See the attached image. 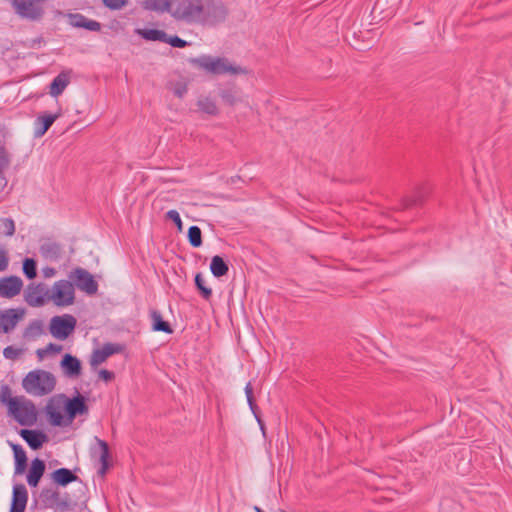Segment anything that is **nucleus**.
<instances>
[{
  "label": "nucleus",
  "instance_id": "f704fd0d",
  "mask_svg": "<svg viewBox=\"0 0 512 512\" xmlns=\"http://www.w3.org/2000/svg\"><path fill=\"white\" fill-rule=\"evenodd\" d=\"M22 352V349L16 348L14 346H7L3 350V355L6 359L15 360L22 354Z\"/></svg>",
  "mask_w": 512,
  "mask_h": 512
},
{
  "label": "nucleus",
  "instance_id": "412c9836",
  "mask_svg": "<svg viewBox=\"0 0 512 512\" xmlns=\"http://www.w3.org/2000/svg\"><path fill=\"white\" fill-rule=\"evenodd\" d=\"M196 105L200 112L209 116H217L219 114V108L216 101L209 96H200Z\"/></svg>",
  "mask_w": 512,
  "mask_h": 512
},
{
  "label": "nucleus",
  "instance_id": "39448f33",
  "mask_svg": "<svg viewBox=\"0 0 512 512\" xmlns=\"http://www.w3.org/2000/svg\"><path fill=\"white\" fill-rule=\"evenodd\" d=\"M44 0H11V5L20 17L36 21L42 18Z\"/></svg>",
  "mask_w": 512,
  "mask_h": 512
},
{
  "label": "nucleus",
  "instance_id": "9b49d317",
  "mask_svg": "<svg viewBox=\"0 0 512 512\" xmlns=\"http://www.w3.org/2000/svg\"><path fill=\"white\" fill-rule=\"evenodd\" d=\"M23 287V282L18 276L3 277L0 279V297L13 298L17 296Z\"/></svg>",
  "mask_w": 512,
  "mask_h": 512
},
{
  "label": "nucleus",
  "instance_id": "5fc2aeb1",
  "mask_svg": "<svg viewBox=\"0 0 512 512\" xmlns=\"http://www.w3.org/2000/svg\"><path fill=\"white\" fill-rule=\"evenodd\" d=\"M277 512H286V511H284V510H281V509H280V510H278Z\"/></svg>",
  "mask_w": 512,
  "mask_h": 512
},
{
  "label": "nucleus",
  "instance_id": "4be33fe9",
  "mask_svg": "<svg viewBox=\"0 0 512 512\" xmlns=\"http://www.w3.org/2000/svg\"><path fill=\"white\" fill-rule=\"evenodd\" d=\"M56 119H57V115L49 114V115L39 116L35 121L36 128L34 130V137L35 138L42 137L48 131V129L53 125V123L55 122Z\"/></svg>",
  "mask_w": 512,
  "mask_h": 512
},
{
  "label": "nucleus",
  "instance_id": "7ed1b4c3",
  "mask_svg": "<svg viewBox=\"0 0 512 512\" xmlns=\"http://www.w3.org/2000/svg\"><path fill=\"white\" fill-rule=\"evenodd\" d=\"M189 62L207 73L211 74H244L246 73L245 69L235 66L228 61L226 58L221 57H212L209 55H202L197 58H192Z\"/></svg>",
  "mask_w": 512,
  "mask_h": 512
},
{
  "label": "nucleus",
  "instance_id": "1a4fd4ad",
  "mask_svg": "<svg viewBox=\"0 0 512 512\" xmlns=\"http://www.w3.org/2000/svg\"><path fill=\"white\" fill-rule=\"evenodd\" d=\"M65 411L63 407L62 397L52 400L47 406V415L49 421L54 426H67L70 424L68 422L67 415L65 416Z\"/></svg>",
  "mask_w": 512,
  "mask_h": 512
},
{
  "label": "nucleus",
  "instance_id": "ddd939ff",
  "mask_svg": "<svg viewBox=\"0 0 512 512\" xmlns=\"http://www.w3.org/2000/svg\"><path fill=\"white\" fill-rule=\"evenodd\" d=\"M219 97L225 105L230 107H234L237 104H247L245 96L242 94L240 89L235 86H229L221 89L219 91Z\"/></svg>",
  "mask_w": 512,
  "mask_h": 512
},
{
  "label": "nucleus",
  "instance_id": "f257e3e1",
  "mask_svg": "<svg viewBox=\"0 0 512 512\" xmlns=\"http://www.w3.org/2000/svg\"><path fill=\"white\" fill-rule=\"evenodd\" d=\"M222 5L212 0H174L171 17L186 24L212 25L224 19Z\"/></svg>",
  "mask_w": 512,
  "mask_h": 512
},
{
  "label": "nucleus",
  "instance_id": "2eb2a0df",
  "mask_svg": "<svg viewBox=\"0 0 512 512\" xmlns=\"http://www.w3.org/2000/svg\"><path fill=\"white\" fill-rule=\"evenodd\" d=\"M27 499L28 494L26 487L22 484L14 486L11 512H24Z\"/></svg>",
  "mask_w": 512,
  "mask_h": 512
},
{
  "label": "nucleus",
  "instance_id": "37998d69",
  "mask_svg": "<svg viewBox=\"0 0 512 512\" xmlns=\"http://www.w3.org/2000/svg\"><path fill=\"white\" fill-rule=\"evenodd\" d=\"M17 322H0V333H9L15 329Z\"/></svg>",
  "mask_w": 512,
  "mask_h": 512
},
{
  "label": "nucleus",
  "instance_id": "e433bc0d",
  "mask_svg": "<svg viewBox=\"0 0 512 512\" xmlns=\"http://www.w3.org/2000/svg\"><path fill=\"white\" fill-rule=\"evenodd\" d=\"M4 233L6 236H12L15 233V223L11 218H4L1 220Z\"/></svg>",
  "mask_w": 512,
  "mask_h": 512
},
{
  "label": "nucleus",
  "instance_id": "2f4dec72",
  "mask_svg": "<svg viewBox=\"0 0 512 512\" xmlns=\"http://www.w3.org/2000/svg\"><path fill=\"white\" fill-rule=\"evenodd\" d=\"M188 240L193 247H200L202 245V233L198 226H191L189 228Z\"/></svg>",
  "mask_w": 512,
  "mask_h": 512
},
{
  "label": "nucleus",
  "instance_id": "6e6552de",
  "mask_svg": "<svg viewBox=\"0 0 512 512\" xmlns=\"http://www.w3.org/2000/svg\"><path fill=\"white\" fill-rule=\"evenodd\" d=\"M25 300L33 307H39L49 301V289L45 284H30L25 290Z\"/></svg>",
  "mask_w": 512,
  "mask_h": 512
},
{
  "label": "nucleus",
  "instance_id": "7c9ffc66",
  "mask_svg": "<svg viewBox=\"0 0 512 512\" xmlns=\"http://www.w3.org/2000/svg\"><path fill=\"white\" fill-rule=\"evenodd\" d=\"M25 315V309L14 308L0 311V320H21Z\"/></svg>",
  "mask_w": 512,
  "mask_h": 512
},
{
  "label": "nucleus",
  "instance_id": "a18cd8bd",
  "mask_svg": "<svg viewBox=\"0 0 512 512\" xmlns=\"http://www.w3.org/2000/svg\"><path fill=\"white\" fill-rule=\"evenodd\" d=\"M245 393L247 396L248 404L251 408V410L254 412V402H253V396H252V386L251 383H248L245 387Z\"/></svg>",
  "mask_w": 512,
  "mask_h": 512
},
{
  "label": "nucleus",
  "instance_id": "3c124183",
  "mask_svg": "<svg viewBox=\"0 0 512 512\" xmlns=\"http://www.w3.org/2000/svg\"><path fill=\"white\" fill-rule=\"evenodd\" d=\"M46 354H47V350H45V349H38L37 350V355L39 356L40 359H42L43 356L46 355Z\"/></svg>",
  "mask_w": 512,
  "mask_h": 512
},
{
  "label": "nucleus",
  "instance_id": "603ef678",
  "mask_svg": "<svg viewBox=\"0 0 512 512\" xmlns=\"http://www.w3.org/2000/svg\"><path fill=\"white\" fill-rule=\"evenodd\" d=\"M153 320L158 321V320H162V319H161V316H160V315H158V314H156V313L154 312V313H153Z\"/></svg>",
  "mask_w": 512,
  "mask_h": 512
},
{
  "label": "nucleus",
  "instance_id": "c9c22d12",
  "mask_svg": "<svg viewBox=\"0 0 512 512\" xmlns=\"http://www.w3.org/2000/svg\"><path fill=\"white\" fill-rule=\"evenodd\" d=\"M104 5L111 10H120L124 8L128 0H102Z\"/></svg>",
  "mask_w": 512,
  "mask_h": 512
},
{
  "label": "nucleus",
  "instance_id": "c756f323",
  "mask_svg": "<svg viewBox=\"0 0 512 512\" xmlns=\"http://www.w3.org/2000/svg\"><path fill=\"white\" fill-rule=\"evenodd\" d=\"M44 333L40 322H32L24 331V338L28 341L35 340Z\"/></svg>",
  "mask_w": 512,
  "mask_h": 512
},
{
  "label": "nucleus",
  "instance_id": "0eeeda50",
  "mask_svg": "<svg viewBox=\"0 0 512 512\" xmlns=\"http://www.w3.org/2000/svg\"><path fill=\"white\" fill-rule=\"evenodd\" d=\"M67 281L71 282L73 287L76 286L78 289L85 291L88 294L96 292V282L93 275L81 267H77L70 271Z\"/></svg>",
  "mask_w": 512,
  "mask_h": 512
},
{
  "label": "nucleus",
  "instance_id": "f8f14e48",
  "mask_svg": "<svg viewBox=\"0 0 512 512\" xmlns=\"http://www.w3.org/2000/svg\"><path fill=\"white\" fill-rule=\"evenodd\" d=\"M98 474L105 475L113 467V455L104 441L98 440Z\"/></svg>",
  "mask_w": 512,
  "mask_h": 512
},
{
  "label": "nucleus",
  "instance_id": "20e7f679",
  "mask_svg": "<svg viewBox=\"0 0 512 512\" xmlns=\"http://www.w3.org/2000/svg\"><path fill=\"white\" fill-rule=\"evenodd\" d=\"M75 299L73 284L67 280L55 282L49 289V301L57 306H69Z\"/></svg>",
  "mask_w": 512,
  "mask_h": 512
},
{
  "label": "nucleus",
  "instance_id": "9d476101",
  "mask_svg": "<svg viewBox=\"0 0 512 512\" xmlns=\"http://www.w3.org/2000/svg\"><path fill=\"white\" fill-rule=\"evenodd\" d=\"M62 402L64 411L68 417V422L70 423L77 415L87 413L88 409L82 396H78L73 399L62 397Z\"/></svg>",
  "mask_w": 512,
  "mask_h": 512
},
{
  "label": "nucleus",
  "instance_id": "8fccbe9b",
  "mask_svg": "<svg viewBox=\"0 0 512 512\" xmlns=\"http://www.w3.org/2000/svg\"><path fill=\"white\" fill-rule=\"evenodd\" d=\"M90 365L92 367L96 366V349H94L90 354Z\"/></svg>",
  "mask_w": 512,
  "mask_h": 512
},
{
  "label": "nucleus",
  "instance_id": "72a5a7b5",
  "mask_svg": "<svg viewBox=\"0 0 512 512\" xmlns=\"http://www.w3.org/2000/svg\"><path fill=\"white\" fill-rule=\"evenodd\" d=\"M195 284H196L197 288L201 291V293L205 299H208L211 296L212 291L210 288L206 287L205 279L201 276V274L196 275Z\"/></svg>",
  "mask_w": 512,
  "mask_h": 512
},
{
  "label": "nucleus",
  "instance_id": "cd10ccee",
  "mask_svg": "<svg viewBox=\"0 0 512 512\" xmlns=\"http://www.w3.org/2000/svg\"><path fill=\"white\" fill-rule=\"evenodd\" d=\"M70 24L74 27H80L90 31H96V21L88 20L81 14L70 15Z\"/></svg>",
  "mask_w": 512,
  "mask_h": 512
},
{
  "label": "nucleus",
  "instance_id": "4468645a",
  "mask_svg": "<svg viewBox=\"0 0 512 512\" xmlns=\"http://www.w3.org/2000/svg\"><path fill=\"white\" fill-rule=\"evenodd\" d=\"M174 0H142L141 7L144 10L171 16L172 4Z\"/></svg>",
  "mask_w": 512,
  "mask_h": 512
},
{
  "label": "nucleus",
  "instance_id": "423d86ee",
  "mask_svg": "<svg viewBox=\"0 0 512 512\" xmlns=\"http://www.w3.org/2000/svg\"><path fill=\"white\" fill-rule=\"evenodd\" d=\"M8 412L21 425H32L37 419L34 404L24 397H20L15 408L9 409Z\"/></svg>",
  "mask_w": 512,
  "mask_h": 512
},
{
  "label": "nucleus",
  "instance_id": "aec40b11",
  "mask_svg": "<svg viewBox=\"0 0 512 512\" xmlns=\"http://www.w3.org/2000/svg\"><path fill=\"white\" fill-rule=\"evenodd\" d=\"M70 83V75L68 72L59 73L51 82L49 93L53 97H58L63 93Z\"/></svg>",
  "mask_w": 512,
  "mask_h": 512
},
{
  "label": "nucleus",
  "instance_id": "a878e982",
  "mask_svg": "<svg viewBox=\"0 0 512 512\" xmlns=\"http://www.w3.org/2000/svg\"><path fill=\"white\" fill-rule=\"evenodd\" d=\"M210 270L215 277L219 278L226 275L229 268L227 263L223 260V258L221 256L216 255L211 259Z\"/></svg>",
  "mask_w": 512,
  "mask_h": 512
},
{
  "label": "nucleus",
  "instance_id": "f03ea898",
  "mask_svg": "<svg viewBox=\"0 0 512 512\" xmlns=\"http://www.w3.org/2000/svg\"><path fill=\"white\" fill-rule=\"evenodd\" d=\"M56 385L52 373L44 370L29 372L22 381L25 391L34 396H43L51 393Z\"/></svg>",
  "mask_w": 512,
  "mask_h": 512
},
{
  "label": "nucleus",
  "instance_id": "dca6fc26",
  "mask_svg": "<svg viewBox=\"0 0 512 512\" xmlns=\"http://www.w3.org/2000/svg\"><path fill=\"white\" fill-rule=\"evenodd\" d=\"M61 368L65 376L69 378H76L81 373V363L80 361L70 355L66 354L61 361Z\"/></svg>",
  "mask_w": 512,
  "mask_h": 512
},
{
  "label": "nucleus",
  "instance_id": "09e8293b",
  "mask_svg": "<svg viewBox=\"0 0 512 512\" xmlns=\"http://www.w3.org/2000/svg\"><path fill=\"white\" fill-rule=\"evenodd\" d=\"M50 320H75V318L71 315L66 314L64 316H53Z\"/></svg>",
  "mask_w": 512,
  "mask_h": 512
},
{
  "label": "nucleus",
  "instance_id": "de8ad7c7",
  "mask_svg": "<svg viewBox=\"0 0 512 512\" xmlns=\"http://www.w3.org/2000/svg\"><path fill=\"white\" fill-rule=\"evenodd\" d=\"M186 92H187V89L185 86L178 87L174 90V94L176 96H178L179 98L183 97Z\"/></svg>",
  "mask_w": 512,
  "mask_h": 512
},
{
  "label": "nucleus",
  "instance_id": "b1692460",
  "mask_svg": "<svg viewBox=\"0 0 512 512\" xmlns=\"http://www.w3.org/2000/svg\"><path fill=\"white\" fill-rule=\"evenodd\" d=\"M15 457V474H22L26 469L27 456L23 448L19 445H12Z\"/></svg>",
  "mask_w": 512,
  "mask_h": 512
},
{
  "label": "nucleus",
  "instance_id": "f3484780",
  "mask_svg": "<svg viewBox=\"0 0 512 512\" xmlns=\"http://www.w3.org/2000/svg\"><path fill=\"white\" fill-rule=\"evenodd\" d=\"M76 322H51L50 333L59 340H65L75 329Z\"/></svg>",
  "mask_w": 512,
  "mask_h": 512
},
{
  "label": "nucleus",
  "instance_id": "473e14b6",
  "mask_svg": "<svg viewBox=\"0 0 512 512\" xmlns=\"http://www.w3.org/2000/svg\"><path fill=\"white\" fill-rule=\"evenodd\" d=\"M23 273L28 279H33L37 275L36 262L31 258H26L23 262Z\"/></svg>",
  "mask_w": 512,
  "mask_h": 512
},
{
  "label": "nucleus",
  "instance_id": "c85d7f7f",
  "mask_svg": "<svg viewBox=\"0 0 512 512\" xmlns=\"http://www.w3.org/2000/svg\"><path fill=\"white\" fill-rule=\"evenodd\" d=\"M19 398L20 397H12L11 389L7 385H4V386L1 387V390H0V402L2 404L6 405L8 410L15 408V406L17 404V400Z\"/></svg>",
  "mask_w": 512,
  "mask_h": 512
},
{
  "label": "nucleus",
  "instance_id": "393cba45",
  "mask_svg": "<svg viewBox=\"0 0 512 512\" xmlns=\"http://www.w3.org/2000/svg\"><path fill=\"white\" fill-rule=\"evenodd\" d=\"M136 33L148 41L166 42V32L159 29H137Z\"/></svg>",
  "mask_w": 512,
  "mask_h": 512
},
{
  "label": "nucleus",
  "instance_id": "a211bd4d",
  "mask_svg": "<svg viewBox=\"0 0 512 512\" xmlns=\"http://www.w3.org/2000/svg\"><path fill=\"white\" fill-rule=\"evenodd\" d=\"M20 436L33 450L41 448L46 440V436L42 432L35 430L22 429L20 431Z\"/></svg>",
  "mask_w": 512,
  "mask_h": 512
},
{
  "label": "nucleus",
  "instance_id": "79ce46f5",
  "mask_svg": "<svg viewBox=\"0 0 512 512\" xmlns=\"http://www.w3.org/2000/svg\"><path fill=\"white\" fill-rule=\"evenodd\" d=\"M114 377L115 375L112 371L106 369L98 370V378L104 382H110L114 379Z\"/></svg>",
  "mask_w": 512,
  "mask_h": 512
},
{
  "label": "nucleus",
  "instance_id": "c03bdc74",
  "mask_svg": "<svg viewBox=\"0 0 512 512\" xmlns=\"http://www.w3.org/2000/svg\"><path fill=\"white\" fill-rule=\"evenodd\" d=\"M8 263L9 259L7 253L3 249H0V271L6 270L8 267Z\"/></svg>",
  "mask_w": 512,
  "mask_h": 512
},
{
  "label": "nucleus",
  "instance_id": "a19ab883",
  "mask_svg": "<svg viewBox=\"0 0 512 512\" xmlns=\"http://www.w3.org/2000/svg\"><path fill=\"white\" fill-rule=\"evenodd\" d=\"M9 166V158L6 150L0 147V174Z\"/></svg>",
  "mask_w": 512,
  "mask_h": 512
},
{
  "label": "nucleus",
  "instance_id": "4c0bfd02",
  "mask_svg": "<svg viewBox=\"0 0 512 512\" xmlns=\"http://www.w3.org/2000/svg\"><path fill=\"white\" fill-rule=\"evenodd\" d=\"M165 43H168L172 47H177V48H183V47L187 46V42L185 40L179 38L178 36H169L167 33H166V42Z\"/></svg>",
  "mask_w": 512,
  "mask_h": 512
},
{
  "label": "nucleus",
  "instance_id": "864d4df0",
  "mask_svg": "<svg viewBox=\"0 0 512 512\" xmlns=\"http://www.w3.org/2000/svg\"><path fill=\"white\" fill-rule=\"evenodd\" d=\"M258 422H259V424H260V426H261V430L264 432V427H263V425H262V423H261L260 419H258Z\"/></svg>",
  "mask_w": 512,
  "mask_h": 512
},
{
  "label": "nucleus",
  "instance_id": "49530a36",
  "mask_svg": "<svg viewBox=\"0 0 512 512\" xmlns=\"http://www.w3.org/2000/svg\"><path fill=\"white\" fill-rule=\"evenodd\" d=\"M45 350H47V353H59L62 350V346L50 343Z\"/></svg>",
  "mask_w": 512,
  "mask_h": 512
},
{
  "label": "nucleus",
  "instance_id": "bb28decb",
  "mask_svg": "<svg viewBox=\"0 0 512 512\" xmlns=\"http://www.w3.org/2000/svg\"><path fill=\"white\" fill-rule=\"evenodd\" d=\"M123 350V346L117 343L104 344L98 349V363L104 362L109 356L119 353Z\"/></svg>",
  "mask_w": 512,
  "mask_h": 512
},
{
  "label": "nucleus",
  "instance_id": "5701e85b",
  "mask_svg": "<svg viewBox=\"0 0 512 512\" xmlns=\"http://www.w3.org/2000/svg\"><path fill=\"white\" fill-rule=\"evenodd\" d=\"M52 479L55 483L66 486L67 484L75 481L77 476L72 473L69 469L60 468L52 473Z\"/></svg>",
  "mask_w": 512,
  "mask_h": 512
},
{
  "label": "nucleus",
  "instance_id": "58836bf2",
  "mask_svg": "<svg viewBox=\"0 0 512 512\" xmlns=\"http://www.w3.org/2000/svg\"><path fill=\"white\" fill-rule=\"evenodd\" d=\"M166 217H167L169 220L173 221V222L176 224V226H177V228H178V230H179V231H181V230H182V228H183V223H182V220H181V218H180V214L178 213V211H176V210H169V211L166 213Z\"/></svg>",
  "mask_w": 512,
  "mask_h": 512
},
{
  "label": "nucleus",
  "instance_id": "ea45409f",
  "mask_svg": "<svg viewBox=\"0 0 512 512\" xmlns=\"http://www.w3.org/2000/svg\"><path fill=\"white\" fill-rule=\"evenodd\" d=\"M152 330L153 331H163L166 333L173 332V329L171 328L169 322H153Z\"/></svg>",
  "mask_w": 512,
  "mask_h": 512
},
{
  "label": "nucleus",
  "instance_id": "6ab92c4d",
  "mask_svg": "<svg viewBox=\"0 0 512 512\" xmlns=\"http://www.w3.org/2000/svg\"><path fill=\"white\" fill-rule=\"evenodd\" d=\"M45 472V463L36 458L31 462V467L27 475V482L31 487H36Z\"/></svg>",
  "mask_w": 512,
  "mask_h": 512
}]
</instances>
